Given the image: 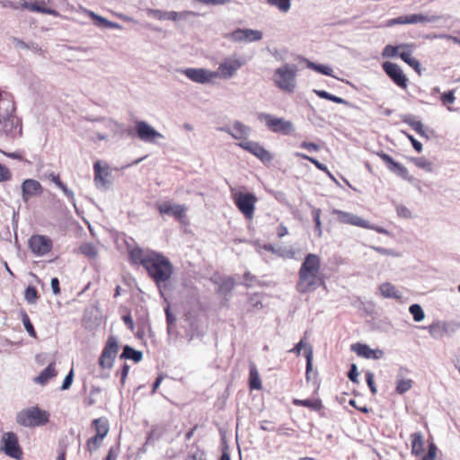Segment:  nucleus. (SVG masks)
<instances>
[{
	"mask_svg": "<svg viewBox=\"0 0 460 460\" xmlns=\"http://www.w3.org/2000/svg\"><path fill=\"white\" fill-rule=\"evenodd\" d=\"M319 287L325 288L321 258L317 254L308 253L299 268L296 289L300 294H306L315 291Z\"/></svg>",
	"mask_w": 460,
	"mask_h": 460,
	"instance_id": "obj_1",
	"label": "nucleus"
},
{
	"mask_svg": "<svg viewBox=\"0 0 460 460\" xmlns=\"http://www.w3.org/2000/svg\"><path fill=\"white\" fill-rule=\"evenodd\" d=\"M145 270L148 277L155 282L161 297L167 302L164 291L168 288V282L174 270L172 261L163 253L155 252Z\"/></svg>",
	"mask_w": 460,
	"mask_h": 460,
	"instance_id": "obj_2",
	"label": "nucleus"
},
{
	"mask_svg": "<svg viewBox=\"0 0 460 460\" xmlns=\"http://www.w3.org/2000/svg\"><path fill=\"white\" fill-rule=\"evenodd\" d=\"M14 111V102L6 101L4 111H0V137L13 138L22 134V123Z\"/></svg>",
	"mask_w": 460,
	"mask_h": 460,
	"instance_id": "obj_3",
	"label": "nucleus"
},
{
	"mask_svg": "<svg viewBox=\"0 0 460 460\" xmlns=\"http://www.w3.org/2000/svg\"><path fill=\"white\" fill-rule=\"evenodd\" d=\"M15 420L25 428L40 427L49 421V413L39 406H32L17 412Z\"/></svg>",
	"mask_w": 460,
	"mask_h": 460,
	"instance_id": "obj_4",
	"label": "nucleus"
},
{
	"mask_svg": "<svg viewBox=\"0 0 460 460\" xmlns=\"http://www.w3.org/2000/svg\"><path fill=\"white\" fill-rule=\"evenodd\" d=\"M296 67L289 65L278 68L274 74L275 84L281 90L293 93L296 88Z\"/></svg>",
	"mask_w": 460,
	"mask_h": 460,
	"instance_id": "obj_5",
	"label": "nucleus"
},
{
	"mask_svg": "<svg viewBox=\"0 0 460 460\" xmlns=\"http://www.w3.org/2000/svg\"><path fill=\"white\" fill-rule=\"evenodd\" d=\"M119 352V343L114 336H110L98 359L99 365L103 369H111Z\"/></svg>",
	"mask_w": 460,
	"mask_h": 460,
	"instance_id": "obj_6",
	"label": "nucleus"
},
{
	"mask_svg": "<svg viewBox=\"0 0 460 460\" xmlns=\"http://www.w3.org/2000/svg\"><path fill=\"white\" fill-rule=\"evenodd\" d=\"M1 450L9 457L20 460L22 457V449L19 444L17 435L13 431L3 434Z\"/></svg>",
	"mask_w": 460,
	"mask_h": 460,
	"instance_id": "obj_7",
	"label": "nucleus"
},
{
	"mask_svg": "<svg viewBox=\"0 0 460 460\" xmlns=\"http://www.w3.org/2000/svg\"><path fill=\"white\" fill-rule=\"evenodd\" d=\"M261 117L264 119L266 127L274 133L289 135L294 131L291 121L278 118L270 114H263Z\"/></svg>",
	"mask_w": 460,
	"mask_h": 460,
	"instance_id": "obj_8",
	"label": "nucleus"
},
{
	"mask_svg": "<svg viewBox=\"0 0 460 460\" xmlns=\"http://www.w3.org/2000/svg\"><path fill=\"white\" fill-rule=\"evenodd\" d=\"M30 250L37 256L48 254L52 247V240L47 235L33 234L28 241Z\"/></svg>",
	"mask_w": 460,
	"mask_h": 460,
	"instance_id": "obj_9",
	"label": "nucleus"
},
{
	"mask_svg": "<svg viewBox=\"0 0 460 460\" xmlns=\"http://www.w3.org/2000/svg\"><path fill=\"white\" fill-rule=\"evenodd\" d=\"M382 68L389 78L400 88L405 90L408 87V78L400 66L393 62H384Z\"/></svg>",
	"mask_w": 460,
	"mask_h": 460,
	"instance_id": "obj_10",
	"label": "nucleus"
},
{
	"mask_svg": "<svg viewBox=\"0 0 460 460\" xmlns=\"http://www.w3.org/2000/svg\"><path fill=\"white\" fill-rule=\"evenodd\" d=\"M136 136L143 142L153 143L164 136L145 120L136 121Z\"/></svg>",
	"mask_w": 460,
	"mask_h": 460,
	"instance_id": "obj_11",
	"label": "nucleus"
},
{
	"mask_svg": "<svg viewBox=\"0 0 460 460\" xmlns=\"http://www.w3.org/2000/svg\"><path fill=\"white\" fill-rule=\"evenodd\" d=\"M333 214L341 224L351 225L365 229H373L369 221L349 212L335 209Z\"/></svg>",
	"mask_w": 460,
	"mask_h": 460,
	"instance_id": "obj_12",
	"label": "nucleus"
},
{
	"mask_svg": "<svg viewBox=\"0 0 460 460\" xmlns=\"http://www.w3.org/2000/svg\"><path fill=\"white\" fill-rule=\"evenodd\" d=\"M161 215L172 216L176 220L181 221L186 217L187 207L183 204H172L170 201H164L155 205Z\"/></svg>",
	"mask_w": 460,
	"mask_h": 460,
	"instance_id": "obj_13",
	"label": "nucleus"
},
{
	"mask_svg": "<svg viewBox=\"0 0 460 460\" xmlns=\"http://www.w3.org/2000/svg\"><path fill=\"white\" fill-rule=\"evenodd\" d=\"M256 198L249 193H239L234 198V204L245 217L251 218L254 211Z\"/></svg>",
	"mask_w": 460,
	"mask_h": 460,
	"instance_id": "obj_14",
	"label": "nucleus"
},
{
	"mask_svg": "<svg viewBox=\"0 0 460 460\" xmlns=\"http://www.w3.org/2000/svg\"><path fill=\"white\" fill-rule=\"evenodd\" d=\"M181 73L190 80L199 84H207L217 76V73L205 68L189 67L181 70Z\"/></svg>",
	"mask_w": 460,
	"mask_h": 460,
	"instance_id": "obj_15",
	"label": "nucleus"
},
{
	"mask_svg": "<svg viewBox=\"0 0 460 460\" xmlns=\"http://www.w3.org/2000/svg\"><path fill=\"white\" fill-rule=\"evenodd\" d=\"M155 252L153 250L145 251L140 247H135L128 252L129 262L132 265H141L146 269Z\"/></svg>",
	"mask_w": 460,
	"mask_h": 460,
	"instance_id": "obj_16",
	"label": "nucleus"
},
{
	"mask_svg": "<svg viewBox=\"0 0 460 460\" xmlns=\"http://www.w3.org/2000/svg\"><path fill=\"white\" fill-rule=\"evenodd\" d=\"M226 38L235 42H252L259 40V31L250 29H237L229 33Z\"/></svg>",
	"mask_w": 460,
	"mask_h": 460,
	"instance_id": "obj_17",
	"label": "nucleus"
},
{
	"mask_svg": "<svg viewBox=\"0 0 460 460\" xmlns=\"http://www.w3.org/2000/svg\"><path fill=\"white\" fill-rule=\"evenodd\" d=\"M414 44L403 43L400 44V53L399 57L404 61L407 65H409L411 68L414 69L418 74H420V63L415 58H413L412 52L414 49Z\"/></svg>",
	"mask_w": 460,
	"mask_h": 460,
	"instance_id": "obj_18",
	"label": "nucleus"
},
{
	"mask_svg": "<svg viewBox=\"0 0 460 460\" xmlns=\"http://www.w3.org/2000/svg\"><path fill=\"white\" fill-rule=\"evenodd\" d=\"M21 7L23 9H29L31 12L40 13L44 14H49L55 17H60L61 14L56 9L45 7L44 0H35L33 2H28L27 0L20 1Z\"/></svg>",
	"mask_w": 460,
	"mask_h": 460,
	"instance_id": "obj_19",
	"label": "nucleus"
},
{
	"mask_svg": "<svg viewBox=\"0 0 460 460\" xmlns=\"http://www.w3.org/2000/svg\"><path fill=\"white\" fill-rule=\"evenodd\" d=\"M22 200L27 202L30 198L40 194L42 191V186L40 183L34 179H26L22 183Z\"/></svg>",
	"mask_w": 460,
	"mask_h": 460,
	"instance_id": "obj_20",
	"label": "nucleus"
},
{
	"mask_svg": "<svg viewBox=\"0 0 460 460\" xmlns=\"http://www.w3.org/2000/svg\"><path fill=\"white\" fill-rule=\"evenodd\" d=\"M377 155L383 160V162L386 164L387 168L391 172H396L399 176H401L403 179L408 178L409 172L404 165L395 162L392 156H390L388 154L385 152H379L377 153Z\"/></svg>",
	"mask_w": 460,
	"mask_h": 460,
	"instance_id": "obj_21",
	"label": "nucleus"
},
{
	"mask_svg": "<svg viewBox=\"0 0 460 460\" xmlns=\"http://www.w3.org/2000/svg\"><path fill=\"white\" fill-rule=\"evenodd\" d=\"M351 349L355 351L358 356L365 358L378 359L384 355L381 349H372L368 345L362 343H355L351 345Z\"/></svg>",
	"mask_w": 460,
	"mask_h": 460,
	"instance_id": "obj_22",
	"label": "nucleus"
},
{
	"mask_svg": "<svg viewBox=\"0 0 460 460\" xmlns=\"http://www.w3.org/2000/svg\"><path fill=\"white\" fill-rule=\"evenodd\" d=\"M264 250L268 252H271L272 253L278 255L279 257L284 259H295L296 260V254L298 252L293 247H284L281 245L274 246L272 244H264L262 247Z\"/></svg>",
	"mask_w": 460,
	"mask_h": 460,
	"instance_id": "obj_23",
	"label": "nucleus"
},
{
	"mask_svg": "<svg viewBox=\"0 0 460 460\" xmlns=\"http://www.w3.org/2000/svg\"><path fill=\"white\" fill-rule=\"evenodd\" d=\"M57 376L55 362L49 363L33 381L40 385H46L48 382Z\"/></svg>",
	"mask_w": 460,
	"mask_h": 460,
	"instance_id": "obj_24",
	"label": "nucleus"
},
{
	"mask_svg": "<svg viewBox=\"0 0 460 460\" xmlns=\"http://www.w3.org/2000/svg\"><path fill=\"white\" fill-rule=\"evenodd\" d=\"M411 454L420 456L424 452V437L420 432H415L411 435Z\"/></svg>",
	"mask_w": 460,
	"mask_h": 460,
	"instance_id": "obj_25",
	"label": "nucleus"
},
{
	"mask_svg": "<svg viewBox=\"0 0 460 460\" xmlns=\"http://www.w3.org/2000/svg\"><path fill=\"white\" fill-rule=\"evenodd\" d=\"M292 403L295 406H302L310 409L311 411H320L323 409V402L320 398L300 400L294 398Z\"/></svg>",
	"mask_w": 460,
	"mask_h": 460,
	"instance_id": "obj_26",
	"label": "nucleus"
},
{
	"mask_svg": "<svg viewBox=\"0 0 460 460\" xmlns=\"http://www.w3.org/2000/svg\"><path fill=\"white\" fill-rule=\"evenodd\" d=\"M92 426L93 427L96 432L95 435L98 437V438L103 439L107 436L110 429L109 421L105 417L94 419L92 421Z\"/></svg>",
	"mask_w": 460,
	"mask_h": 460,
	"instance_id": "obj_27",
	"label": "nucleus"
},
{
	"mask_svg": "<svg viewBox=\"0 0 460 460\" xmlns=\"http://www.w3.org/2000/svg\"><path fill=\"white\" fill-rule=\"evenodd\" d=\"M250 128L243 124L242 122L236 120L233 124V128L231 130V136L234 139L238 140H245L248 138L250 135Z\"/></svg>",
	"mask_w": 460,
	"mask_h": 460,
	"instance_id": "obj_28",
	"label": "nucleus"
},
{
	"mask_svg": "<svg viewBox=\"0 0 460 460\" xmlns=\"http://www.w3.org/2000/svg\"><path fill=\"white\" fill-rule=\"evenodd\" d=\"M120 359H129L135 363H138L143 358V353L140 350L135 349L129 345H124L122 347V352L119 355Z\"/></svg>",
	"mask_w": 460,
	"mask_h": 460,
	"instance_id": "obj_29",
	"label": "nucleus"
},
{
	"mask_svg": "<svg viewBox=\"0 0 460 460\" xmlns=\"http://www.w3.org/2000/svg\"><path fill=\"white\" fill-rule=\"evenodd\" d=\"M240 67V64L236 61H225L218 66L219 74L224 78H230Z\"/></svg>",
	"mask_w": 460,
	"mask_h": 460,
	"instance_id": "obj_30",
	"label": "nucleus"
},
{
	"mask_svg": "<svg viewBox=\"0 0 460 460\" xmlns=\"http://www.w3.org/2000/svg\"><path fill=\"white\" fill-rule=\"evenodd\" d=\"M441 17L438 15H424L421 13H413L406 15V22L407 24H414V23H423V22H434L440 19Z\"/></svg>",
	"mask_w": 460,
	"mask_h": 460,
	"instance_id": "obj_31",
	"label": "nucleus"
},
{
	"mask_svg": "<svg viewBox=\"0 0 460 460\" xmlns=\"http://www.w3.org/2000/svg\"><path fill=\"white\" fill-rule=\"evenodd\" d=\"M94 170V183L98 189H107L109 181L106 177L102 175V167L100 162H96L93 164Z\"/></svg>",
	"mask_w": 460,
	"mask_h": 460,
	"instance_id": "obj_32",
	"label": "nucleus"
},
{
	"mask_svg": "<svg viewBox=\"0 0 460 460\" xmlns=\"http://www.w3.org/2000/svg\"><path fill=\"white\" fill-rule=\"evenodd\" d=\"M379 290L383 296L387 298H400L401 294L396 288L389 282H385L380 285Z\"/></svg>",
	"mask_w": 460,
	"mask_h": 460,
	"instance_id": "obj_33",
	"label": "nucleus"
},
{
	"mask_svg": "<svg viewBox=\"0 0 460 460\" xmlns=\"http://www.w3.org/2000/svg\"><path fill=\"white\" fill-rule=\"evenodd\" d=\"M429 334L436 339L443 337L447 332L446 323H435L427 327Z\"/></svg>",
	"mask_w": 460,
	"mask_h": 460,
	"instance_id": "obj_34",
	"label": "nucleus"
},
{
	"mask_svg": "<svg viewBox=\"0 0 460 460\" xmlns=\"http://www.w3.org/2000/svg\"><path fill=\"white\" fill-rule=\"evenodd\" d=\"M235 281L232 277H224L218 286L217 293L222 295H228L234 288Z\"/></svg>",
	"mask_w": 460,
	"mask_h": 460,
	"instance_id": "obj_35",
	"label": "nucleus"
},
{
	"mask_svg": "<svg viewBox=\"0 0 460 460\" xmlns=\"http://www.w3.org/2000/svg\"><path fill=\"white\" fill-rule=\"evenodd\" d=\"M82 12L86 14L88 17H90L94 24L100 28H106L108 21L106 18L95 13L93 11H91L89 9H86L84 7H81Z\"/></svg>",
	"mask_w": 460,
	"mask_h": 460,
	"instance_id": "obj_36",
	"label": "nucleus"
},
{
	"mask_svg": "<svg viewBox=\"0 0 460 460\" xmlns=\"http://www.w3.org/2000/svg\"><path fill=\"white\" fill-rule=\"evenodd\" d=\"M153 15L158 20H168L176 22L177 12L175 11H161V10H151Z\"/></svg>",
	"mask_w": 460,
	"mask_h": 460,
	"instance_id": "obj_37",
	"label": "nucleus"
},
{
	"mask_svg": "<svg viewBox=\"0 0 460 460\" xmlns=\"http://www.w3.org/2000/svg\"><path fill=\"white\" fill-rule=\"evenodd\" d=\"M314 93L318 97H320L322 99H325V100H328V101H331V102H333L339 103V104H348V102L345 101L344 99L338 97L336 95H333L326 91L314 90Z\"/></svg>",
	"mask_w": 460,
	"mask_h": 460,
	"instance_id": "obj_38",
	"label": "nucleus"
},
{
	"mask_svg": "<svg viewBox=\"0 0 460 460\" xmlns=\"http://www.w3.org/2000/svg\"><path fill=\"white\" fill-rule=\"evenodd\" d=\"M249 385L251 390H259V372L254 363H251L250 365Z\"/></svg>",
	"mask_w": 460,
	"mask_h": 460,
	"instance_id": "obj_39",
	"label": "nucleus"
},
{
	"mask_svg": "<svg viewBox=\"0 0 460 460\" xmlns=\"http://www.w3.org/2000/svg\"><path fill=\"white\" fill-rule=\"evenodd\" d=\"M24 298L30 305H34L39 299V293L34 286L29 285L24 291Z\"/></svg>",
	"mask_w": 460,
	"mask_h": 460,
	"instance_id": "obj_40",
	"label": "nucleus"
},
{
	"mask_svg": "<svg viewBox=\"0 0 460 460\" xmlns=\"http://www.w3.org/2000/svg\"><path fill=\"white\" fill-rule=\"evenodd\" d=\"M402 120L403 122L411 126V128L413 130H415L419 135L425 136L423 124L420 120H417L415 119V118L411 116L405 117Z\"/></svg>",
	"mask_w": 460,
	"mask_h": 460,
	"instance_id": "obj_41",
	"label": "nucleus"
},
{
	"mask_svg": "<svg viewBox=\"0 0 460 460\" xmlns=\"http://www.w3.org/2000/svg\"><path fill=\"white\" fill-rule=\"evenodd\" d=\"M21 320L29 335L32 338H36V331L34 329V326L31 323L29 315L24 310L21 311Z\"/></svg>",
	"mask_w": 460,
	"mask_h": 460,
	"instance_id": "obj_42",
	"label": "nucleus"
},
{
	"mask_svg": "<svg viewBox=\"0 0 460 460\" xmlns=\"http://www.w3.org/2000/svg\"><path fill=\"white\" fill-rule=\"evenodd\" d=\"M413 385V381L409 378H402L397 381L395 391L399 394H402L409 391Z\"/></svg>",
	"mask_w": 460,
	"mask_h": 460,
	"instance_id": "obj_43",
	"label": "nucleus"
},
{
	"mask_svg": "<svg viewBox=\"0 0 460 460\" xmlns=\"http://www.w3.org/2000/svg\"><path fill=\"white\" fill-rule=\"evenodd\" d=\"M411 162L419 168L423 169L427 172H431L433 169V164L431 161L425 157H415L411 158Z\"/></svg>",
	"mask_w": 460,
	"mask_h": 460,
	"instance_id": "obj_44",
	"label": "nucleus"
},
{
	"mask_svg": "<svg viewBox=\"0 0 460 460\" xmlns=\"http://www.w3.org/2000/svg\"><path fill=\"white\" fill-rule=\"evenodd\" d=\"M80 252L88 258H94L97 256V249L94 244L91 243H83L79 247Z\"/></svg>",
	"mask_w": 460,
	"mask_h": 460,
	"instance_id": "obj_45",
	"label": "nucleus"
},
{
	"mask_svg": "<svg viewBox=\"0 0 460 460\" xmlns=\"http://www.w3.org/2000/svg\"><path fill=\"white\" fill-rule=\"evenodd\" d=\"M238 146L240 147L243 148L244 150L251 152L252 155H254L256 157L259 158V144L258 143L247 141V139H245V140H242L238 144Z\"/></svg>",
	"mask_w": 460,
	"mask_h": 460,
	"instance_id": "obj_46",
	"label": "nucleus"
},
{
	"mask_svg": "<svg viewBox=\"0 0 460 460\" xmlns=\"http://www.w3.org/2000/svg\"><path fill=\"white\" fill-rule=\"evenodd\" d=\"M295 155L296 157L301 158V159L307 160V161L311 162L320 171H323V172H328L327 166L324 165L323 164L320 163L318 160H316L314 157H311V156H309V155H307L305 154L298 153V152L296 153Z\"/></svg>",
	"mask_w": 460,
	"mask_h": 460,
	"instance_id": "obj_47",
	"label": "nucleus"
},
{
	"mask_svg": "<svg viewBox=\"0 0 460 460\" xmlns=\"http://www.w3.org/2000/svg\"><path fill=\"white\" fill-rule=\"evenodd\" d=\"M110 123L112 124L117 129L115 130L116 134H119V136H122L124 134H127L128 136H134L136 134V128L133 129L132 128H125L123 124L118 123L112 119L110 120Z\"/></svg>",
	"mask_w": 460,
	"mask_h": 460,
	"instance_id": "obj_48",
	"label": "nucleus"
},
{
	"mask_svg": "<svg viewBox=\"0 0 460 460\" xmlns=\"http://www.w3.org/2000/svg\"><path fill=\"white\" fill-rule=\"evenodd\" d=\"M267 3L283 13L288 12L291 6L290 0H267Z\"/></svg>",
	"mask_w": 460,
	"mask_h": 460,
	"instance_id": "obj_49",
	"label": "nucleus"
},
{
	"mask_svg": "<svg viewBox=\"0 0 460 460\" xmlns=\"http://www.w3.org/2000/svg\"><path fill=\"white\" fill-rule=\"evenodd\" d=\"M167 305L164 307L166 324H167V332L170 333L172 326L175 324L176 316L171 312V307L169 302L167 301Z\"/></svg>",
	"mask_w": 460,
	"mask_h": 460,
	"instance_id": "obj_50",
	"label": "nucleus"
},
{
	"mask_svg": "<svg viewBox=\"0 0 460 460\" xmlns=\"http://www.w3.org/2000/svg\"><path fill=\"white\" fill-rule=\"evenodd\" d=\"M409 311L412 314L415 322H420L425 317L424 312L420 305H411Z\"/></svg>",
	"mask_w": 460,
	"mask_h": 460,
	"instance_id": "obj_51",
	"label": "nucleus"
},
{
	"mask_svg": "<svg viewBox=\"0 0 460 460\" xmlns=\"http://www.w3.org/2000/svg\"><path fill=\"white\" fill-rule=\"evenodd\" d=\"M102 440V438H98L96 435L91 437L86 442L87 450L91 453L97 450L100 447Z\"/></svg>",
	"mask_w": 460,
	"mask_h": 460,
	"instance_id": "obj_52",
	"label": "nucleus"
},
{
	"mask_svg": "<svg viewBox=\"0 0 460 460\" xmlns=\"http://www.w3.org/2000/svg\"><path fill=\"white\" fill-rule=\"evenodd\" d=\"M401 48L400 45L398 46H393V45H386L383 50V57L385 58H393L395 56H399Z\"/></svg>",
	"mask_w": 460,
	"mask_h": 460,
	"instance_id": "obj_53",
	"label": "nucleus"
},
{
	"mask_svg": "<svg viewBox=\"0 0 460 460\" xmlns=\"http://www.w3.org/2000/svg\"><path fill=\"white\" fill-rule=\"evenodd\" d=\"M440 101L443 103V105L446 106L454 103L456 101L455 92L452 90L447 93H443L440 96Z\"/></svg>",
	"mask_w": 460,
	"mask_h": 460,
	"instance_id": "obj_54",
	"label": "nucleus"
},
{
	"mask_svg": "<svg viewBox=\"0 0 460 460\" xmlns=\"http://www.w3.org/2000/svg\"><path fill=\"white\" fill-rule=\"evenodd\" d=\"M101 392H102L101 387L93 386L90 391V395L85 401L86 405H88V406L94 405L96 403V399L94 397L96 394H99Z\"/></svg>",
	"mask_w": 460,
	"mask_h": 460,
	"instance_id": "obj_55",
	"label": "nucleus"
},
{
	"mask_svg": "<svg viewBox=\"0 0 460 460\" xmlns=\"http://www.w3.org/2000/svg\"><path fill=\"white\" fill-rule=\"evenodd\" d=\"M59 189L63 191L64 195L73 204L74 208L76 210L77 208H76L75 198L74 191L72 190H70L69 188H67V186L65 183Z\"/></svg>",
	"mask_w": 460,
	"mask_h": 460,
	"instance_id": "obj_56",
	"label": "nucleus"
},
{
	"mask_svg": "<svg viewBox=\"0 0 460 460\" xmlns=\"http://www.w3.org/2000/svg\"><path fill=\"white\" fill-rule=\"evenodd\" d=\"M73 381H74V370L71 369L65 376L64 380H63V383H62V385L60 387L61 390L65 391V390H68L72 384H73Z\"/></svg>",
	"mask_w": 460,
	"mask_h": 460,
	"instance_id": "obj_57",
	"label": "nucleus"
},
{
	"mask_svg": "<svg viewBox=\"0 0 460 460\" xmlns=\"http://www.w3.org/2000/svg\"><path fill=\"white\" fill-rule=\"evenodd\" d=\"M261 162L265 165L270 166L273 162V155L267 150L261 147Z\"/></svg>",
	"mask_w": 460,
	"mask_h": 460,
	"instance_id": "obj_58",
	"label": "nucleus"
},
{
	"mask_svg": "<svg viewBox=\"0 0 460 460\" xmlns=\"http://www.w3.org/2000/svg\"><path fill=\"white\" fill-rule=\"evenodd\" d=\"M309 67H312L315 71H317L323 75H332V69L328 66L314 65L313 63H310Z\"/></svg>",
	"mask_w": 460,
	"mask_h": 460,
	"instance_id": "obj_59",
	"label": "nucleus"
},
{
	"mask_svg": "<svg viewBox=\"0 0 460 460\" xmlns=\"http://www.w3.org/2000/svg\"><path fill=\"white\" fill-rule=\"evenodd\" d=\"M12 173L10 170L3 164L0 163V182L10 181Z\"/></svg>",
	"mask_w": 460,
	"mask_h": 460,
	"instance_id": "obj_60",
	"label": "nucleus"
},
{
	"mask_svg": "<svg viewBox=\"0 0 460 460\" xmlns=\"http://www.w3.org/2000/svg\"><path fill=\"white\" fill-rule=\"evenodd\" d=\"M437 447L434 443H430L429 445V450L427 455H425L421 460H435L437 457Z\"/></svg>",
	"mask_w": 460,
	"mask_h": 460,
	"instance_id": "obj_61",
	"label": "nucleus"
},
{
	"mask_svg": "<svg viewBox=\"0 0 460 460\" xmlns=\"http://www.w3.org/2000/svg\"><path fill=\"white\" fill-rule=\"evenodd\" d=\"M129 372V366L127 363H124L121 369L117 372L116 375H119L120 376V385L121 386L125 385L127 376Z\"/></svg>",
	"mask_w": 460,
	"mask_h": 460,
	"instance_id": "obj_62",
	"label": "nucleus"
},
{
	"mask_svg": "<svg viewBox=\"0 0 460 460\" xmlns=\"http://www.w3.org/2000/svg\"><path fill=\"white\" fill-rule=\"evenodd\" d=\"M305 356L306 358V376H308L309 372L312 370L313 350L311 347L305 349Z\"/></svg>",
	"mask_w": 460,
	"mask_h": 460,
	"instance_id": "obj_63",
	"label": "nucleus"
},
{
	"mask_svg": "<svg viewBox=\"0 0 460 460\" xmlns=\"http://www.w3.org/2000/svg\"><path fill=\"white\" fill-rule=\"evenodd\" d=\"M160 438V434L157 432L155 429H152L146 436V445H151L154 443V440H158Z\"/></svg>",
	"mask_w": 460,
	"mask_h": 460,
	"instance_id": "obj_64",
	"label": "nucleus"
}]
</instances>
